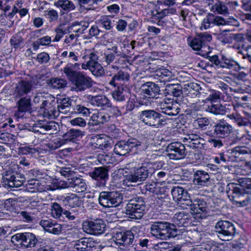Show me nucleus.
Wrapping results in <instances>:
<instances>
[{"label": "nucleus", "mask_w": 251, "mask_h": 251, "mask_svg": "<svg viewBox=\"0 0 251 251\" xmlns=\"http://www.w3.org/2000/svg\"><path fill=\"white\" fill-rule=\"evenodd\" d=\"M154 173L155 170L152 163L143 164L142 166L135 169L134 172L126 176L123 184L128 186H135V183L145 181Z\"/></svg>", "instance_id": "1"}, {"label": "nucleus", "mask_w": 251, "mask_h": 251, "mask_svg": "<svg viewBox=\"0 0 251 251\" xmlns=\"http://www.w3.org/2000/svg\"><path fill=\"white\" fill-rule=\"evenodd\" d=\"M226 191L229 200L238 206H246L249 203V196L238 184L228 183L226 187Z\"/></svg>", "instance_id": "2"}, {"label": "nucleus", "mask_w": 251, "mask_h": 251, "mask_svg": "<svg viewBox=\"0 0 251 251\" xmlns=\"http://www.w3.org/2000/svg\"><path fill=\"white\" fill-rule=\"evenodd\" d=\"M146 205L142 198L136 197L130 200L126 207V214L133 220L141 219L145 213Z\"/></svg>", "instance_id": "3"}, {"label": "nucleus", "mask_w": 251, "mask_h": 251, "mask_svg": "<svg viewBox=\"0 0 251 251\" xmlns=\"http://www.w3.org/2000/svg\"><path fill=\"white\" fill-rule=\"evenodd\" d=\"M113 239L115 244L119 246L118 251H133L136 250V248H133L134 244H133L134 236L130 230L117 232Z\"/></svg>", "instance_id": "4"}, {"label": "nucleus", "mask_w": 251, "mask_h": 251, "mask_svg": "<svg viewBox=\"0 0 251 251\" xmlns=\"http://www.w3.org/2000/svg\"><path fill=\"white\" fill-rule=\"evenodd\" d=\"M98 55L97 53L89 51L82 56V59L87 61L81 63V67L83 70L89 69L96 76H101L104 73V69L98 62Z\"/></svg>", "instance_id": "5"}, {"label": "nucleus", "mask_w": 251, "mask_h": 251, "mask_svg": "<svg viewBox=\"0 0 251 251\" xmlns=\"http://www.w3.org/2000/svg\"><path fill=\"white\" fill-rule=\"evenodd\" d=\"M139 119L145 125L153 127H159L164 125L165 122L161 114L153 109L142 110Z\"/></svg>", "instance_id": "6"}, {"label": "nucleus", "mask_w": 251, "mask_h": 251, "mask_svg": "<svg viewBox=\"0 0 251 251\" xmlns=\"http://www.w3.org/2000/svg\"><path fill=\"white\" fill-rule=\"evenodd\" d=\"M98 200L104 207H115L122 202L123 195L117 191H102L99 194Z\"/></svg>", "instance_id": "7"}, {"label": "nucleus", "mask_w": 251, "mask_h": 251, "mask_svg": "<svg viewBox=\"0 0 251 251\" xmlns=\"http://www.w3.org/2000/svg\"><path fill=\"white\" fill-rule=\"evenodd\" d=\"M237 20L234 19H225L221 16H215L212 13H209L201 23V29H207L214 25L221 26L225 25H236Z\"/></svg>", "instance_id": "8"}, {"label": "nucleus", "mask_w": 251, "mask_h": 251, "mask_svg": "<svg viewBox=\"0 0 251 251\" xmlns=\"http://www.w3.org/2000/svg\"><path fill=\"white\" fill-rule=\"evenodd\" d=\"M11 241L15 245H20L25 248L34 247L39 242L36 236L30 232L15 234L11 237Z\"/></svg>", "instance_id": "9"}, {"label": "nucleus", "mask_w": 251, "mask_h": 251, "mask_svg": "<svg viewBox=\"0 0 251 251\" xmlns=\"http://www.w3.org/2000/svg\"><path fill=\"white\" fill-rule=\"evenodd\" d=\"M182 204H185L189 206L191 213L195 218L202 219L206 217L207 205L203 200L197 198L192 201L189 199L187 201V202H183Z\"/></svg>", "instance_id": "10"}, {"label": "nucleus", "mask_w": 251, "mask_h": 251, "mask_svg": "<svg viewBox=\"0 0 251 251\" xmlns=\"http://www.w3.org/2000/svg\"><path fill=\"white\" fill-rule=\"evenodd\" d=\"M141 146V142L135 138H129L127 140H120L115 146L114 152L119 155H125L128 153L134 148Z\"/></svg>", "instance_id": "11"}, {"label": "nucleus", "mask_w": 251, "mask_h": 251, "mask_svg": "<svg viewBox=\"0 0 251 251\" xmlns=\"http://www.w3.org/2000/svg\"><path fill=\"white\" fill-rule=\"evenodd\" d=\"M72 90L78 92H83L93 86V80L83 73L80 72L72 80Z\"/></svg>", "instance_id": "12"}, {"label": "nucleus", "mask_w": 251, "mask_h": 251, "mask_svg": "<svg viewBox=\"0 0 251 251\" xmlns=\"http://www.w3.org/2000/svg\"><path fill=\"white\" fill-rule=\"evenodd\" d=\"M166 155L173 160L183 159L186 155L185 146L179 142H175L169 144L165 150Z\"/></svg>", "instance_id": "13"}, {"label": "nucleus", "mask_w": 251, "mask_h": 251, "mask_svg": "<svg viewBox=\"0 0 251 251\" xmlns=\"http://www.w3.org/2000/svg\"><path fill=\"white\" fill-rule=\"evenodd\" d=\"M215 227L216 232L226 238L227 240L233 237L236 233V228L234 225L228 221H218Z\"/></svg>", "instance_id": "14"}, {"label": "nucleus", "mask_w": 251, "mask_h": 251, "mask_svg": "<svg viewBox=\"0 0 251 251\" xmlns=\"http://www.w3.org/2000/svg\"><path fill=\"white\" fill-rule=\"evenodd\" d=\"M105 226V224L102 220L97 219L84 223L83 225V229L88 233L99 235L104 232Z\"/></svg>", "instance_id": "15"}, {"label": "nucleus", "mask_w": 251, "mask_h": 251, "mask_svg": "<svg viewBox=\"0 0 251 251\" xmlns=\"http://www.w3.org/2000/svg\"><path fill=\"white\" fill-rule=\"evenodd\" d=\"M111 67L114 71H116L117 72L113 73V76L109 81V84L114 87L126 85L125 83L129 80V74L122 70H119V67L116 65H112Z\"/></svg>", "instance_id": "16"}, {"label": "nucleus", "mask_w": 251, "mask_h": 251, "mask_svg": "<svg viewBox=\"0 0 251 251\" xmlns=\"http://www.w3.org/2000/svg\"><path fill=\"white\" fill-rule=\"evenodd\" d=\"M233 131L232 126L227 122L221 120L213 126L212 136L225 138L228 137Z\"/></svg>", "instance_id": "17"}, {"label": "nucleus", "mask_w": 251, "mask_h": 251, "mask_svg": "<svg viewBox=\"0 0 251 251\" xmlns=\"http://www.w3.org/2000/svg\"><path fill=\"white\" fill-rule=\"evenodd\" d=\"M161 112L169 116H175L180 112V108L176 102H174L171 99H164L159 105Z\"/></svg>", "instance_id": "18"}, {"label": "nucleus", "mask_w": 251, "mask_h": 251, "mask_svg": "<svg viewBox=\"0 0 251 251\" xmlns=\"http://www.w3.org/2000/svg\"><path fill=\"white\" fill-rule=\"evenodd\" d=\"M108 172L109 169L107 167L102 166L95 167L89 174L93 179L99 181L101 185L105 186L109 179Z\"/></svg>", "instance_id": "19"}, {"label": "nucleus", "mask_w": 251, "mask_h": 251, "mask_svg": "<svg viewBox=\"0 0 251 251\" xmlns=\"http://www.w3.org/2000/svg\"><path fill=\"white\" fill-rule=\"evenodd\" d=\"M33 85L31 82L29 81L22 80L16 85L14 91L15 98H23L29 96L28 94L32 90Z\"/></svg>", "instance_id": "20"}, {"label": "nucleus", "mask_w": 251, "mask_h": 251, "mask_svg": "<svg viewBox=\"0 0 251 251\" xmlns=\"http://www.w3.org/2000/svg\"><path fill=\"white\" fill-rule=\"evenodd\" d=\"M87 99L92 105L103 110L111 106L110 100L104 95H97L95 96L88 95L87 96Z\"/></svg>", "instance_id": "21"}, {"label": "nucleus", "mask_w": 251, "mask_h": 251, "mask_svg": "<svg viewBox=\"0 0 251 251\" xmlns=\"http://www.w3.org/2000/svg\"><path fill=\"white\" fill-rule=\"evenodd\" d=\"M183 142H187L186 144L187 146L193 149H201L203 148V146L205 145L204 139L196 134H188L184 138Z\"/></svg>", "instance_id": "22"}, {"label": "nucleus", "mask_w": 251, "mask_h": 251, "mask_svg": "<svg viewBox=\"0 0 251 251\" xmlns=\"http://www.w3.org/2000/svg\"><path fill=\"white\" fill-rule=\"evenodd\" d=\"M111 116L104 112H98L93 114L88 125L90 126H99L100 127L104 124L110 120Z\"/></svg>", "instance_id": "23"}, {"label": "nucleus", "mask_w": 251, "mask_h": 251, "mask_svg": "<svg viewBox=\"0 0 251 251\" xmlns=\"http://www.w3.org/2000/svg\"><path fill=\"white\" fill-rule=\"evenodd\" d=\"M162 228V232L158 239L167 240L176 236L178 234V230L174 224L166 222L165 225H163Z\"/></svg>", "instance_id": "24"}, {"label": "nucleus", "mask_w": 251, "mask_h": 251, "mask_svg": "<svg viewBox=\"0 0 251 251\" xmlns=\"http://www.w3.org/2000/svg\"><path fill=\"white\" fill-rule=\"evenodd\" d=\"M73 245L77 251H88L94 247L95 243L90 238H82L74 241Z\"/></svg>", "instance_id": "25"}, {"label": "nucleus", "mask_w": 251, "mask_h": 251, "mask_svg": "<svg viewBox=\"0 0 251 251\" xmlns=\"http://www.w3.org/2000/svg\"><path fill=\"white\" fill-rule=\"evenodd\" d=\"M40 225L45 231L53 234H59L62 230V227L60 224L53 222L50 220H42L40 222Z\"/></svg>", "instance_id": "26"}, {"label": "nucleus", "mask_w": 251, "mask_h": 251, "mask_svg": "<svg viewBox=\"0 0 251 251\" xmlns=\"http://www.w3.org/2000/svg\"><path fill=\"white\" fill-rule=\"evenodd\" d=\"M171 193L173 200L176 202L184 201L189 200L190 196L186 190L180 186H175L172 188Z\"/></svg>", "instance_id": "27"}, {"label": "nucleus", "mask_w": 251, "mask_h": 251, "mask_svg": "<svg viewBox=\"0 0 251 251\" xmlns=\"http://www.w3.org/2000/svg\"><path fill=\"white\" fill-rule=\"evenodd\" d=\"M69 184L70 188H73L77 193L83 192L87 189V185L84 180L77 177L69 178Z\"/></svg>", "instance_id": "28"}, {"label": "nucleus", "mask_w": 251, "mask_h": 251, "mask_svg": "<svg viewBox=\"0 0 251 251\" xmlns=\"http://www.w3.org/2000/svg\"><path fill=\"white\" fill-rule=\"evenodd\" d=\"M141 90L143 93L147 94L149 98H154L159 94L160 88L155 83L148 82L142 85Z\"/></svg>", "instance_id": "29"}, {"label": "nucleus", "mask_w": 251, "mask_h": 251, "mask_svg": "<svg viewBox=\"0 0 251 251\" xmlns=\"http://www.w3.org/2000/svg\"><path fill=\"white\" fill-rule=\"evenodd\" d=\"M183 89L188 97L194 98L201 95L200 91L201 90V88L196 83L187 82L183 84Z\"/></svg>", "instance_id": "30"}, {"label": "nucleus", "mask_w": 251, "mask_h": 251, "mask_svg": "<svg viewBox=\"0 0 251 251\" xmlns=\"http://www.w3.org/2000/svg\"><path fill=\"white\" fill-rule=\"evenodd\" d=\"M61 200L65 205L70 207H79L81 205V201L75 194H68V195L62 196Z\"/></svg>", "instance_id": "31"}, {"label": "nucleus", "mask_w": 251, "mask_h": 251, "mask_svg": "<svg viewBox=\"0 0 251 251\" xmlns=\"http://www.w3.org/2000/svg\"><path fill=\"white\" fill-rule=\"evenodd\" d=\"M19 100L16 102V106L18 112L21 113L29 112L31 111V97L19 98Z\"/></svg>", "instance_id": "32"}, {"label": "nucleus", "mask_w": 251, "mask_h": 251, "mask_svg": "<svg viewBox=\"0 0 251 251\" xmlns=\"http://www.w3.org/2000/svg\"><path fill=\"white\" fill-rule=\"evenodd\" d=\"M115 22L114 16L103 15L96 21V23L106 30H111L115 26Z\"/></svg>", "instance_id": "33"}, {"label": "nucleus", "mask_w": 251, "mask_h": 251, "mask_svg": "<svg viewBox=\"0 0 251 251\" xmlns=\"http://www.w3.org/2000/svg\"><path fill=\"white\" fill-rule=\"evenodd\" d=\"M210 179L208 174L202 170H197L194 175L193 182L195 184L201 186H206Z\"/></svg>", "instance_id": "34"}, {"label": "nucleus", "mask_w": 251, "mask_h": 251, "mask_svg": "<svg viewBox=\"0 0 251 251\" xmlns=\"http://www.w3.org/2000/svg\"><path fill=\"white\" fill-rule=\"evenodd\" d=\"M220 68L232 69L236 72L244 69V67H241L238 63L233 59L227 58L224 55L222 56V62L221 63Z\"/></svg>", "instance_id": "35"}, {"label": "nucleus", "mask_w": 251, "mask_h": 251, "mask_svg": "<svg viewBox=\"0 0 251 251\" xmlns=\"http://www.w3.org/2000/svg\"><path fill=\"white\" fill-rule=\"evenodd\" d=\"M58 125L54 122H50L46 124L41 125L34 126L35 132H38L41 134H45L46 131L50 132V134L57 131Z\"/></svg>", "instance_id": "36"}, {"label": "nucleus", "mask_w": 251, "mask_h": 251, "mask_svg": "<svg viewBox=\"0 0 251 251\" xmlns=\"http://www.w3.org/2000/svg\"><path fill=\"white\" fill-rule=\"evenodd\" d=\"M80 66V64L77 62L68 63L64 68V73L71 81L80 72L76 71V69H79Z\"/></svg>", "instance_id": "37"}, {"label": "nucleus", "mask_w": 251, "mask_h": 251, "mask_svg": "<svg viewBox=\"0 0 251 251\" xmlns=\"http://www.w3.org/2000/svg\"><path fill=\"white\" fill-rule=\"evenodd\" d=\"M84 135L83 132L78 129H71L63 136L62 138L65 141V144L69 142H75L76 139Z\"/></svg>", "instance_id": "38"}, {"label": "nucleus", "mask_w": 251, "mask_h": 251, "mask_svg": "<svg viewBox=\"0 0 251 251\" xmlns=\"http://www.w3.org/2000/svg\"><path fill=\"white\" fill-rule=\"evenodd\" d=\"M60 100V102L57 105L58 111L64 114L67 113L73 106V100L69 97L63 98Z\"/></svg>", "instance_id": "39"}, {"label": "nucleus", "mask_w": 251, "mask_h": 251, "mask_svg": "<svg viewBox=\"0 0 251 251\" xmlns=\"http://www.w3.org/2000/svg\"><path fill=\"white\" fill-rule=\"evenodd\" d=\"M206 110L216 115H225L228 112V109L220 103H211V105H208Z\"/></svg>", "instance_id": "40"}, {"label": "nucleus", "mask_w": 251, "mask_h": 251, "mask_svg": "<svg viewBox=\"0 0 251 251\" xmlns=\"http://www.w3.org/2000/svg\"><path fill=\"white\" fill-rule=\"evenodd\" d=\"M141 191L142 193L146 194L148 192L150 193L157 195L160 192H166V188L165 187H157L155 184L149 183L144 185Z\"/></svg>", "instance_id": "41"}, {"label": "nucleus", "mask_w": 251, "mask_h": 251, "mask_svg": "<svg viewBox=\"0 0 251 251\" xmlns=\"http://www.w3.org/2000/svg\"><path fill=\"white\" fill-rule=\"evenodd\" d=\"M116 87L117 88L112 93L113 99L120 102L126 100L125 89L126 88V85H120Z\"/></svg>", "instance_id": "42"}, {"label": "nucleus", "mask_w": 251, "mask_h": 251, "mask_svg": "<svg viewBox=\"0 0 251 251\" xmlns=\"http://www.w3.org/2000/svg\"><path fill=\"white\" fill-rule=\"evenodd\" d=\"M15 201L12 199H8L4 201L0 200V213L7 214V211H12L14 209Z\"/></svg>", "instance_id": "43"}, {"label": "nucleus", "mask_w": 251, "mask_h": 251, "mask_svg": "<svg viewBox=\"0 0 251 251\" xmlns=\"http://www.w3.org/2000/svg\"><path fill=\"white\" fill-rule=\"evenodd\" d=\"M188 217L189 214L186 212H177L174 216V222L179 226H186V220L188 219Z\"/></svg>", "instance_id": "44"}, {"label": "nucleus", "mask_w": 251, "mask_h": 251, "mask_svg": "<svg viewBox=\"0 0 251 251\" xmlns=\"http://www.w3.org/2000/svg\"><path fill=\"white\" fill-rule=\"evenodd\" d=\"M182 89L183 87L178 84H169L166 86L167 93L176 97H178L182 94Z\"/></svg>", "instance_id": "45"}, {"label": "nucleus", "mask_w": 251, "mask_h": 251, "mask_svg": "<svg viewBox=\"0 0 251 251\" xmlns=\"http://www.w3.org/2000/svg\"><path fill=\"white\" fill-rule=\"evenodd\" d=\"M65 144V141L60 137L54 138L50 140L48 143L45 144V147L47 150L49 151L55 150Z\"/></svg>", "instance_id": "46"}, {"label": "nucleus", "mask_w": 251, "mask_h": 251, "mask_svg": "<svg viewBox=\"0 0 251 251\" xmlns=\"http://www.w3.org/2000/svg\"><path fill=\"white\" fill-rule=\"evenodd\" d=\"M48 85L54 89H62L65 88L67 84V81L61 78H52L47 81Z\"/></svg>", "instance_id": "47"}, {"label": "nucleus", "mask_w": 251, "mask_h": 251, "mask_svg": "<svg viewBox=\"0 0 251 251\" xmlns=\"http://www.w3.org/2000/svg\"><path fill=\"white\" fill-rule=\"evenodd\" d=\"M93 139L95 140L94 144L97 148L102 150L110 147V144L104 135H97L94 137Z\"/></svg>", "instance_id": "48"}, {"label": "nucleus", "mask_w": 251, "mask_h": 251, "mask_svg": "<svg viewBox=\"0 0 251 251\" xmlns=\"http://www.w3.org/2000/svg\"><path fill=\"white\" fill-rule=\"evenodd\" d=\"M155 199V203L161 208H167L170 204V199L164 192H160Z\"/></svg>", "instance_id": "49"}, {"label": "nucleus", "mask_w": 251, "mask_h": 251, "mask_svg": "<svg viewBox=\"0 0 251 251\" xmlns=\"http://www.w3.org/2000/svg\"><path fill=\"white\" fill-rule=\"evenodd\" d=\"M166 222L158 221L154 222L150 226V232L154 237L158 239L159 235L163 229V225H165Z\"/></svg>", "instance_id": "50"}, {"label": "nucleus", "mask_w": 251, "mask_h": 251, "mask_svg": "<svg viewBox=\"0 0 251 251\" xmlns=\"http://www.w3.org/2000/svg\"><path fill=\"white\" fill-rule=\"evenodd\" d=\"M54 5L65 11H71L75 8L73 2L69 0H59L54 2Z\"/></svg>", "instance_id": "51"}, {"label": "nucleus", "mask_w": 251, "mask_h": 251, "mask_svg": "<svg viewBox=\"0 0 251 251\" xmlns=\"http://www.w3.org/2000/svg\"><path fill=\"white\" fill-rule=\"evenodd\" d=\"M59 112L56 111L55 107L53 104H50L49 107L45 109L42 112V115L44 118L50 119H53L58 116Z\"/></svg>", "instance_id": "52"}, {"label": "nucleus", "mask_w": 251, "mask_h": 251, "mask_svg": "<svg viewBox=\"0 0 251 251\" xmlns=\"http://www.w3.org/2000/svg\"><path fill=\"white\" fill-rule=\"evenodd\" d=\"M10 43L11 46L16 49L22 48L24 46V39L17 34L12 37L10 40Z\"/></svg>", "instance_id": "53"}, {"label": "nucleus", "mask_w": 251, "mask_h": 251, "mask_svg": "<svg viewBox=\"0 0 251 251\" xmlns=\"http://www.w3.org/2000/svg\"><path fill=\"white\" fill-rule=\"evenodd\" d=\"M12 187H19L21 186L25 181V177L23 175L14 172Z\"/></svg>", "instance_id": "54"}, {"label": "nucleus", "mask_w": 251, "mask_h": 251, "mask_svg": "<svg viewBox=\"0 0 251 251\" xmlns=\"http://www.w3.org/2000/svg\"><path fill=\"white\" fill-rule=\"evenodd\" d=\"M14 171L10 170L5 171L2 174V180L5 185L12 187Z\"/></svg>", "instance_id": "55"}, {"label": "nucleus", "mask_w": 251, "mask_h": 251, "mask_svg": "<svg viewBox=\"0 0 251 251\" xmlns=\"http://www.w3.org/2000/svg\"><path fill=\"white\" fill-rule=\"evenodd\" d=\"M239 185L247 194L251 193V178H242L239 179Z\"/></svg>", "instance_id": "56"}, {"label": "nucleus", "mask_w": 251, "mask_h": 251, "mask_svg": "<svg viewBox=\"0 0 251 251\" xmlns=\"http://www.w3.org/2000/svg\"><path fill=\"white\" fill-rule=\"evenodd\" d=\"M135 242H137L136 244V250L139 249L141 248L142 250H146L148 249L150 246L151 245V241L146 238H141L138 241L135 240Z\"/></svg>", "instance_id": "57"}, {"label": "nucleus", "mask_w": 251, "mask_h": 251, "mask_svg": "<svg viewBox=\"0 0 251 251\" xmlns=\"http://www.w3.org/2000/svg\"><path fill=\"white\" fill-rule=\"evenodd\" d=\"M212 9L219 14L226 15L228 13L227 6L220 1H218L212 6Z\"/></svg>", "instance_id": "58"}, {"label": "nucleus", "mask_w": 251, "mask_h": 251, "mask_svg": "<svg viewBox=\"0 0 251 251\" xmlns=\"http://www.w3.org/2000/svg\"><path fill=\"white\" fill-rule=\"evenodd\" d=\"M63 209L61 206L56 202H54L51 206V214L53 217L59 218L62 215Z\"/></svg>", "instance_id": "59"}, {"label": "nucleus", "mask_w": 251, "mask_h": 251, "mask_svg": "<svg viewBox=\"0 0 251 251\" xmlns=\"http://www.w3.org/2000/svg\"><path fill=\"white\" fill-rule=\"evenodd\" d=\"M74 112L75 113L81 114L83 116H88L90 113V110L88 108L78 104L73 107Z\"/></svg>", "instance_id": "60"}, {"label": "nucleus", "mask_w": 251, "mask_h": 251, "mask_svg": "<svg viewBox=\"0 0 251 251\" xmlns=\"http://www.w3.org/2000/svg\"><path fill=\"white\" fill-rule=\"evenodd\" d=\"M20 153L25 155H32L38 151L37 150L31 146L20 147L18 148Z\"/></svg>", "instance_id": "61"}, {"label": "nucleus", "mask_w": 251, "mask_h": 251, "mask_svg": "<svg viewBox=\"0 0 251 251\" xmlns=\"http://www.w3.org/2000/svg\"><path fill=\"white\" fill-rule=\"evenodd\" d=\"M197 35L205 48L207 46V43L210 42L212 39L211 35L207 32L200 33Z\"/></svg>", "instance_id": "62"}, {"label": "nucleus", "mask_w": 251, "mask_h": 251, "mask_svg": "<svg viewBox=\"0 0 251 251\" xmlns=\"http://www.w3.org/2000/svg\"><path fill=\"white\" fill-rule=\"evenodd\" d=\"M190 46L194 50H200L202 48H205L201 40H200L199 37L197 36L191 41L190 43Z\"/></svg>", "instance_id": "63"}, {"label": "nucleus", "mask_w": 251, "mask_h": 251, "mask_svg": "<svg viewBox=\"0 0 251 251\" xmlns=\"http://www.w3.org/2000/svg\"><path fill=\"white\" fill-rule=\"evenodd\" d=\"M200 108L201 106L200 105H197L195 103H192L190 109L187 111V114L195 119L198 116V113L200 111Z\"/></svg>", "instance_id": "64"}]
</instances>
